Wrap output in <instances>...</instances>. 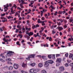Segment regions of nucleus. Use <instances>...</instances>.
Listing matches in <instances>:
<instances>
[{
	"label": "nucleus",
	"instance_id": "1",
	"mask_svg": "<svg viewBox=\"0 0 73 73\" xmlns=\"http://www.w3.org/2000/svg\"><path fill=\"white\" fill-rule=\"evenodd\" d=\"M14 53V52L12 51H9L8 53H7V56H12L13 54H12Z\"/></svg>",
	"mask_w": 73,
	"mask_h": 73
},
{
	"label": "nucleus",
	"instance_id": "2",
	"mask_svg": "<svg viewBox=\"0 0 73 73\" xmlns=\"http://www.w3.org/2000/svg\"><path fill=\"white\" fill-rule=\"evenodd\" d=\"M55 55L54 54L49 55L48 56V57L50 59H51V58H52L53 59H54L55 58Z\"/></svg>",
	"mask_w": 73,
	"mask_h": 73
},
{
	"label": "nucleus",
	"instance_id": "3",
	"mask_svg": "<svg viewBox=\"0 0 73 73\" xmlns=\"http://www.w3.org/2000/svg\"><path fill=\"white\" fill-rule=\"evenodd\" d=\"M13 67L15 69H17L19 68V66L17 64H15L13 65Z\"/></svg>",
	"mask_w": 73,
	"mask_h": 73
},
{
	"label": "nucleus",
	"instance_id": "4",
	"mask_svg": "<svg viewBox=\"0 0 73 73\" xmlns=\"http://www.w3.org/2000/svg\"><path fill=\"white\" fill-rule=\"evenodd\" d=\"M45 64H44V66L45 68L48 67L49 66V64L47 62V61L44 62Z\"/></svg>",
	"mask_w": 73,
	"mask_h": 73
},
{
	"label": "nucleus",
	"instance_id": "5",
	"mask_svg": "<svg viewBox=\"0 0 73 73\" xmlns=\"http://www.w3.org/2000/svg\"><path fill=\"white\" fill-rule=\"evenodd\" d=\"M62 60L61 58H57L56 61V62H59V63H61V62Z\"/></svg>",
	"mask_w": 73,
	"mask_h": 73
},
{
	"label": "nucleus",
	"instance_id": "6",
	"mask_svg": "<svg viewBox=\"0 0 73 73\" xmlns=\"http://www.w3.org/2000/svg\"><path fill=\"white\" fill-rule=\"evenodd\" d=\"M59 69L61 72H63L64 70V67L63 66H61L59 68Z\"/></svg>",
	"mask_w": 73,
	"mask_h": 73
},
{
	"label": "nucleus",
	"instance_id": "7",
	"mask_svg": "<svg viewBox=\"0 0 73 73\" xmlns=\"http://www.w3.org/2000/svg\"><path fill=\"white\" fill-rule=\"evenodd\" d=\"M42 58H43V60L44 61L46 60H47L48 58H47V57L46 56H42Z\"/></svg>",
	"mask_w": 73,
	"mask_h": 73
},
{
	"label": "nucleus",
	"instance_id": "8",
	"mask_svg": "<svg viewBox=\"0 0 73 73\" xmlns=\"http://www.w3.org/2000/svg\"><path fill=\"white\" fill-rule=\"evenodd\" d=\"M70 66H71V70H72V73H73V63H71L70 64Z\"/></svg>",
	"mask_w": 73,
	"mask_h": 73
},
{
	"label": "nucleus",
	"instance_id": "9",
	"mask_svg": "<svg viewBox=\"0 0 73 73\" xmlns=\"http://www.w3.org/2000/svg\"><path fill=\"white\" fill-rule=\"evenodd\" d=\"M47 62L49 64H53V61L52 60H50L47 61Z\"/></svg>",
	"mask_w": 73,
	"mask_h": 73
},
{
	"label": "nucleus",
	"instance_id": "10",
	"mask_svg": "<svg viewBox=\"0 0 73 73\" xmlns=\"http://www.w3.org/2000/svg\"><path fill=\"white\" fill-rule=\"evenodd\" d=\"M35 72V69L34 68H32V69H31L29 70L30 73H33Z\"/></svg>",
	"mask_w": 73,
	"mask_h": 73
},
{
	"label": "nucleus",
	"instance_id": "11",
	"mask_svg": "<svg viewBox=\"0 0 73 73\" xmlns=\"http://www.w3.org/2000/svg\"><path fill=\"white\" fill-rule=\"evenodd\" d=\"M56 29H59V31H61L63 29V28H62V27H58L56 28Z\"/></svg>",
	"mask_w": 73,
	"mask_h": 73
},
{
	"label": "nucleus",
	"instance_id": "12",
	"mask_svg": "<svg viewBox=\"0 0 73 73\" xmlns=\"http://www.w3.org/2000/svg\"><path fill=\"white\" fill-rule=\"evenodd\" d=\"M4 7H5L4 9H7V10H8V7H9V5L8 4H7L6 6L4 5Z\"/></svg>",
	"mask_w": 73,
	"mask_h": 73
},
{
	"label": "nucleus",
	"instance_id": "13",
	"mask_svg": "<svg viewBox=\"0 0 73 73\" xmlns=\"http://www.w3.org/2000/svg\"><path fill=\"white\" fill-rule=\"evenodd\" d=\"M58 13L60 14H62V11H59ZM58 13L57 12V11H56L55 13V15L56 16V15H57V14Z\"/></svg>",
	"mask_w": 73,
	"mask_h": 73
},
{
	"label": "nucleus",
	"instance_id": "14",
	"mask_svg": "<svg viewBox=\"0 0 73 73\" xmlns=\"http://www.w3.org/2000/svg\"><path fill=\"white\" fill-rule=\"evenodd\" d=\"M3 20H2V22H4H4H5V21H6V22H7V19L5 18H4Z\"/></svg>",
	"mask_w": 73,
	"mask_h": 73
},
{
	"label": "nucleus",
	"instance_id": "15",
	"mask_svg": "<svg viewBox=\"0 0 73 73\" xmlns=\"http://www.w3.org/2000/svg\"><path fill=\"white\" fill-rule=\"evenodd\" d=\"M22 66L23 68H25L27 66V64H24V63H23Z\"/></svg>",
	"mask_w": 73,
	"mask_h": 73
},
{
	"label": "nucleus",
	"instance_id": "16",
	"mask_svg": "<svg viewBox=\"0 0 73 73\" xmlns=\"http://www.w3.org/2000/svg\"><path fill=\"white\" fill-rule=\"evenodd\" d=\"M31 4H29V7H31V5H32L34 3V1H31L30 2Z\"/></svg>",
	"mask_w": 73,
	"mask_h": 73
},
{
	"label": "nucleus",
	"instance_id": "17",
	"mask_svg": "<svg viewBox=\"0 0 73 73\" xmlns=\"http://www.w3.org/2000/svg\"><path fill=\"white\" fill-rule=\"evenodd\" d=\"M3 55H4V53L1 54L0 56H2V57L3 58H5V56H3Z\"/></svg>",
	"mask_w": 73,
	"mask_h": 73
},
{
	"label": "nucleus",
	"instance_id": "18",
	"mask_svg": "<svg viewBox=\"0 0 73 73\" xmlns=\"http://www.w3.org/2000/svg\"><path fill=\"white\" fill-rule=\"evenodd\" d=\"M35 56V54H32L31 55H30L29 56L30 58H33V57H34V56Z\"/></svg>",
	"mask_w": 73,
	"mask_h": 73
},
{
	"label": "nucleus",
	"instance_id": "19",
	"mask_svg": "<svg viewBox=\"0 0 73 73\" xmlns=\"http://www.w3.org/2000/svg\"><path fill=\"white\" fill-rule=\"evenodd\" d=\"M38 66L41 68V67H42V64L41 63H40L39 64H38Z\"/></svg>",
	"mask_w": 73,
	"mask_h": 73
},
{
	"label": "nucleus",
	"instance_id": "20",
	"mask_svg": "<svg viewBox=\"0 0 73 73\" xmlns=\"http://www.w3.org/2000/svg\"><path fill=\"white\" fill-rule=\"evenodd\" d=\"M13 69V67L12 66H10L8 68L9 70H12Z\"/></svg>",
	"mask_w": 73,
	"mask_h": 73
},
{
	"label": "nucleus",
	"instance_id": "21",
	"mask_svg": "<svg viewBox=\"0 0 73 73\" xmlns=\"http://www.w3.org/2000/svg\"><path fill=\"white\" fill-rule=\"evenodd\" d=\"M73 54H70L69 56V57L70 58H72V57H73Z\"/></svg>",
	"mask_w": 73,
	"mask_h": 73
},
{
	"label": "nucleus",
	"instance_id": "22",
	"mask_svg": "<svg viewBox=\"0 0 73 73\" xmlns=\"http://www.w3.org/2000/svg\"><path fill=\"white\" fill-rule=\"evenodd\" d=\"M0 61L2 62H5V60H3V59L2 58L0 59Z\"/></svg>",
	"mask_w": 73,
	"mask_h": 73
},
{
	"label": "nucleus",
	"instance_id": "23",
	"mask_svg": "<svg viewBox=\"0 0 73 73\" xmlns=\"http://www.w3.org/2000/svg\"><path fill=\"white\" fill-rule=\"evenodd\" d=\"M33 35V33L32 32H31L29 33V36H32Z\"/></svg>",
	"mask_w": 73,
	"mask_h": 73
},
{
	"label": "nucleus",
	"instance_id": "24",
	"mask_svg": "<svg viewBox=\"0 0 73 73\" xmlns=\"http://www.w3.org/2000/svg\"><path fill=\"white\" fill-rule=\"evenodd\" d=\"M20 7L21 8H24V7L23 6V4L21 3L20 4Z\"/></svg>",
	"mask_w": 73,
	"mask_h": 73
},
{
	"label": "nucleus",
	"instance_id": "25",
	"mask_svg": "<svg viewBox=\"0 0 73 73\" xmlns=\"http://www.w3.org/2000/svg\"><path fill=\"white\" fill-rule=\"evenodd\" d=\"M54 24H53L52 25V27H50V28H51V29H53L55 28V25H54Z\"/></svg>",
	"mask_w": 73,
	"mask_h": 73
},
{
	"label": "nucleus",
	"instance_id": "26",
	"mask_svg": "<svg viewBox=\"0 0 73 73\" xmlns=\"http://www.w3.org/2000/svg\"><path fill=\"white\" fill-rule=\"evenodd\" d=\"M30 65L32 66H35V65H36V64L35 63H33L32 64H31Z\"/></svg>",
	"mask_w": 73,
	"mask_h": 73
},
{
	"label": "nucleus",
	"instance_id": "27",
	"mask_svg": "<svg viewBox=\"0 0 73 73\" xmlns=\"http://www.w3.org/2000/svg\"><path fill=\"white\" fill-rule=\"evenodd\" d=\"M41 73H46V71L45 70H43L41 71Z\"/></svg>",
	"mask_w": 73,
	"mask_h": 73
},
{
	"label": "nucleus",
	"instance_id": "28",
	"mask_svg": "<svg viewBox=\"0 0 73 73\" xmlns=\"http://www.w3.org/2000/svg\"><path fill=\"white\" fill-rule=\"evenodd\" d=\"M36 72H39L40 71V69L39 68H36L35 70Z\"/></svg>",
	"mask_w": 73,
	"mask_h": 73
},
{
	"label": "nucleus",
	"instance_id": "29",
	"mask_svg": "<svg viewBox=\"0 0 73 73\" xmlns=\"http://www.w3.org/2000/svg\"><path fill=\"white\" fill-rule=\"evenodd\" d=\"M11 9V13H12L13 14V13H13L14 11H13V8H12Z\"/></svg>",
	"mask_w": 73,
	"mask_h": 73
},
{
	"label": "nucleus",
	"instance_id": "30",
	"mask_svg": "<svg viewBox=\"0 0 73 73\" xmlns=\"http://www.w3.org/2000/svg\"><path fill=\"white\" fill-rule=\"evenodd\" d=\"M5 42H6V44H8L9 43L8 42V39H7L6 40H5Z\"/></svg>",
	"mask_w": 73,
	"mask_h": 73
},
{
	"label": "nucleus",
	"instance_id": "31",
	"mask_svg": "<svg viewBox=\"0 0 73 73\" xmlns=\"http://www.w3.org/2000/svg\"><path fill=\"white\" fill-rule=\"evenodd\" d=\"M65 66L66 67H68V66H69V64L68 63H66L65 64Z\"/></svg>",
	"mask_w": 73,
	"mask_h": 73
},
{
	"label": "nucleus",
	"instance_id": "32",
	"mask_svg": "<svg viewBox=\"0 0 73 73\" xmlns=\"http://www.w3.org/2000/svg\"><path fill=\"white\" fill-rule=\"evenodd\" d=\"M60 65V63H58L56 64V66H58Z\"/></svg>",
	"mask_w": 73,
	"mask_h": 73
},
{
	"label": "nucleus",
	"instance_id": "33",
	"mask_svg": "<svg viewBox=\"0 0 73 73\" xmlns=\"http://www.w3.org/2000/svg\"><path fill=\"white\" fill-rule=\"evenodd\" d=\"M41 21H40V19H38V23H40Z\"/></svg>",
	"mask_w": 73,
	"mask_h": 73
},
{
	"label": "nucleus",
	"instance_id": "34",
	"mask_svg": "<svg viewBox=\"0 0 73 73\" xmlns=\"http://www.w3.org/2000/svg\"><path fill=\"white\" fill-rule=\"evenodd\" d=\"M50 7L52 8V9H54V8L53 7V6L52 5H50Z\"/></svg>",
	"mask_w": 73,
	"mask_h": 73
},
{
	"label": "nucleus",
	"instance_id": "35",
	"mask_svg": "<svg viewBox=\"0 0 73 73\" xmlns=\"http://www.w3.org/2000/svg\"><path fill=\"white\" fill-rule=\"evenodd\" d=\"M26 34H27V35H29V31H26Z\"/></svg>",
	"mask_w": 73,
	"mask_h": 73
},
{
	"label": "nucleus",
	"instance_id": "36",
	"mask_svg": "<svg viewBox=\"0 0 73 73\" xmlns=\"http://www.w3.org/2000/svg\"><path fill=\"white\" fill-rule=\"evenodd\" d=\"M59 21H61V23H62V22H64V19H63L62 20V19H59Z\"/></svg>",
	"mask_w": 73,
	"mask_h": 73
},
{
	"label": "nucleus",
	"instance_id": "37",
	"mask_svg": "<svg viewBox=\"0 0 73 73\" xmlns=\"http://www.w3.org/2000/svg\"><path fill=\"white\" fill-rule=\"evenodd\" d=\"M13 73H18V72L17 71H13Z\"/></svg>",
	"mask_w": 73,
	"mask_h": 73
},
{
	"label": "nucleus",
	"instance_id": "38",
	"mask_svg": "<svg viewBox=\"0 0 73 73\" xmlns=\"http://www.w3.org/2000/svg\"><path fill=\"white\" fill-rule=\"evenodd\" d=\"M26 60H31V59L29 57L28 58H26Z\"/></svg>",
	"mask_w": 73,
	"mask_h": 73
},
{
	"label": "nucleus",
	"instance_id": "39",
	"mask_svg": "<svg viewBox=\"0 0 73 73\" xmlns=\"http://www.w3.org/2000/svg\"><path fill=\"white\" fill-rule=\"evenodd\" d=\"M56 57H59V56H60V55L59 54H56Z\"/></svg>",
	"mask_w": 73,
	"mask_h": 73
},
{
	"label": "nucleus",
	"instance_id": "40",
	"mask_svg": "<svg viewBox=\"0 0 73 73\" xmlns=\"http://www.w3.org/2000/svg\"><path fill=\"white\" fill-rule=\"evenodd\" d=\"M40 12H41V13L40 14L41 15H43V13L44 12L42 11H40Z\"/></svg>",
	"mask_w": 73,
	"mask_h": 73
},
{
	"label": "nucleus",
	"instance_id": "41",
	"mask_svg": "<svg viewBox=\"0 0 73 73\" xmlns=\"http://www.w3.org/2000/svg\"><path fill=\"white\" fill-rule=\"evenodd\" d=\"M24 42H25V41H24V40H22L21 42L22 44H24Z\"/></svg>",
	"mask_w": 73,
	"mask_h": 73
},
{
	"label": "nucleus",
	"instance_id": "42",
	"mask_svg": "<svg viewBox=\"0 0 73 73\" xmlns=\"http://www.w3.org/2000/svg\"><path fill=\"white\" fill-rule=\"evenodd\" d=\"M21 1L22 3L23 4H24V1L23 0H21Z\"/></svg>",
	"mask_w": 73,
	"mask_h": 73
},
{
	"label": "nucleus",
	"instance_id": "43",
	"mask_svg": "<svg viewBox=\"0 0 73 73\" xmlns=\"http://www.w3.org/2000/svg\"><path fill=\"white\" fill-rule=\"evenodd\" d=\"M4 69H7V68H8V66H6L3 68Z\"/></svg>",
	"mask_w": 73,
	"mask_h": 73
},
{
	"label": "nucleus",
	"instance_id": "44",
	"mask_svg": "<svg viewBox=\"0 0 73 73\" xmlns=\"http://www.w3.org/2000/svg\"><path fill=\"white\" fill-rule=\"evenodd\" d=\"M7 63L8 64H12V63H11V61H9L7 62Z\"/></svg>",
	"mask_w": 73,
	"mask_h": 73
},
{
	"label": "nucleus",
	"instance_id": "45",
	"mask_svg": "<svg viewBox=\"0 0 73 73\" xmlns=\"http://www.w3.org/2000/svg\"><path fill=\"white\" fill-rule=\"evenodd\" d=\"M43 11L44 12H45L47 11V10H45L44 9H43Z\"/></svg>",
	"mask_w": 73,
	"mask_h": 73
},
{
	"label": "nucleus",
	"instance_id": "46",
	"mask_svg": "<svg viewBox=\"0 0 73 73\" xmlns=\"http://www.w3.org/2000/svg\"><path fill=\"white\" fill-rule=\"evenodd\" d=\"M57 25H58L60 26L61 25V22H59V23H58Z\"/></svg>",
	"mask_w": 73,
	"mask_h": 73
},
{
	"label": "nucleus",
	"instance_id": "47",
	"mask_svg": "<svg viewBox=\"0 0 73 73\" xmlns=\"http://www.w3.org/2000/svg\"><path fill=\"white\" fill-rule=\"evenodd\" d=\"M52 33L53 34H54L55 33V31L54 30H53L52 31Z\"/></svg>",
	"mask_w": 73,
	"mask_h": 73
},
{
	"label": "nucleus",
	"instance_id": "48",
	"mask_svg": "<svg viewBox=\"0 0 73 73\" xmlns=\"http://www.w3.org/2000/svg\"><path fill=\"white\" fill-rule=\"evenodd\" d=\"M5 15V13L1 15V16H4Z\"/></svg>",
	"mask_w": 73,
	"mask_h": 73
},
{
	"label": "nucleus",
	"instance_id": "49",
	"mask_svg": "<svg viewBox=\"0 0 73 73\" xmlns=\"http://www.w3.org/2000/svg\"><path fill=\"white\" fill-rule=\"evenodd\" d=\"M63 21H64L65 23H67V21H66V20H63Z\"/></svg>",
	"mask_w": 73,
	"mask_h": 73
},
{
	"label": "nucleus",
	"instance_id": "50",
	"mask_svg": "<svg viewBox=\"0 0 73 73\" xmlns=\"http://www.w3.org/2000/svg\"><path fill=\"white\" fill-rule=\"evenodd\" d=\"M68 53H66L65 54V56L66 57H68Z\"/></svg>",
	"mask_w": 73,
	"mask_h": 73
},
{
	"label": "nucleus",
	"instance_id": "51",
	"mask_svg": "<svg viewBox=\"0 0 73 73\" xmlns=\"http://www.w3.org/2000/svg\"><path fill=\"white\" fill-rule=\"evenodd\" d=\"M16 44L17 45H20V44H19V42H17Z\"/></svg>",
	"mask_w": 73,
	"mask_h": 73
},
{
	"label": "nucleus",
	"instance_id": "52",
	"mask_svg": "<svg viewBox=\"0 0 73 73\" xmlns=\"http://www.w3.org/2000/svg\"><path fill=\"white\" fill-rule=\"evenodd\" d=\"M27 24L28 25H29V21H27Z\"/></svg>",
	"mask_w": 73,
	"mask_h": 73
},
{
	"label": "nucleus",
	"instance_id": "53",
	"mask_svg": "<svg viewBox=\"0 0 73 73\" xmlns=\"http://www.w3.org/2000/svg\"><path fill=\"white\" fill-rule=\"evenodd\" d=\"M22 31H25V29L24 28H23L22 29Z\"/></svg>",
	"mask_w": 73,
	"mask_h": 73
},
{
	"label": "nucleus",
	"instance_id": "54",
	"mask_svg": "<svg viewBox=\"0 0 73 73\" xmlns=\"http://www.w3.org/2000/svg\"><path fill=\"white\" fill-rule=\"evenodd\" d=\"M4 38H3V41H5V40H6V39H5V36H4Z\"/></svg>",
	"mask_w": 73,
	"mask_h": 73
},
{
	"label": "nucleus",
	"instance_id": "55",
	"mask_svg": "<svg viewBox=\"0 0 73 73\" xmlns=\"http://www.w3.org/2000/svg\"><path fill=\"white\" fill-rule=\"evenodd\" d=\"M0 30L1 32H3V29H2V28H0Z\"/></svg>",
	"mask_w": 73,
	"mask_h": 73
},
{
	"label": "nucleus",
	"instance_id": "56",
	"mask_svg": "<svg viewBox=\"0 0 73 73\" xmlns=\"http://www.w3.org/2000/svg\"><path fill=\"white\" fill-rule=\"evenodd\" d=\"M42 32H43V31H42V30H40V31H39V32L40 33V34H41L42 33Z\"/></svg>",
	"mask_w": 73,
	"mask_h": 73
},
{
	"label": "nucleus",
	"instance_id": "57",
	"mask_svg": "<svg viewBox=\"0 0 73 73\" xmlns=\"http://www.w3.org/2000/svg\"><path fill=\"white\" fill-rule=\"evenodd\" d=\"M37 56L38 57H39V58H41V56L40 55H38Z\"/></svg>",
	"mask_w": 73,
	"mask_h": 73
},
{
	"label": "nucleus",
	"instance_id": "58",
	"mask_svg": "<svg viewBox=\"0 0 73 73\" xmlns=\"http://www.w3.org/2000/svg\"><path fill=\"white\" fill-rule=\"evenodd\" d=\"M66 13V11H63V12L62 11V13L63 14H64V13Z\"/></svg>",
	"mask_w": 73,
	"mask_h": 73
},
{
	"label": "nucleus",
	"instance_id": "59",
	"mask_svg": "<svg viewBox=\"0 0 73 73\" xmlns=\"http://www.w3.org/2000/svg\"><path fill=\"white\" fill-rule=\"evenodd\" d=\"M14 7H15V9H16L17 8V6H16V5L14 4Z\"/></svg>",
	"mask_w": 73,
	"mask_h": 73
},
{
	"label": "nucleus",
	"instance_id": "60",
	"mask_svg": "<svg viewBox=\"0 0 73 73\" xmlns=\"http://www.w3.org/2000/svg\"><path fill=\"white\" fill-rule=\"evenodd\" d=\"M9 37H10L9 36H8L7 35L6 36V38H9Z\"/></svg>",
	"mask_w": 73,
	"mask_h": 73
},
{
	"label": "nucleus",
	"instance_id": "61",
	"mask_svg": "<svg viewBox=\"0 0 73 73\" xmlns=\"http://www.w3.org/2000/svg\"><path fill=\"white\" fill-rule=\"evenodd\" d=\"M62 33L61 32H60V36H62Z\"/></svg>",
	"mask_w": 73,
	"mask_h": 73
},
{
	"label": "nucleus",
	"instance_id": "62",
	"mask_svg": "<svg viewBox=\"0 0 73 73\" xmlns=\"http://www.w3.org/2000/svg\"><path fill=\"white\" fill-rule=\"evenodd\" d=\"M70 20V23H72V22L73 21V20H72V19H69Z\"/></svg>",
	"mask_w": 73,
	"mask_h": 73
},
{
	"label": "nucleus",
	"instance_id": "63",
	"mask_svg": "<svg viewBox=\"0 0 73 73\" xmlns=\"http://www.w3.org/2000/svg\"><path fill=\"white\" fill-rule=\"evenodd\" d=\"M21 26H19V25H18L17 26V28H20V27Z\"/></svg>",
	"mask_w": 73,
	"mask_h": 73
},
{
	"label": "nucleus",
	"instance_id": "64",
	"mask_svg": "<svg viewBox=\"0 0 73 73\" xmlns=\"http://www.w3.org/2000/svg\"><path fill=\"white\" fill-rule=\"evenodd\" d=\"M49 40L50 41H51V40H52V38L51 37L49 38Z\"/></svg>",
	"mask_w": 73,
	"mask_h": 73
}]
</instances>
